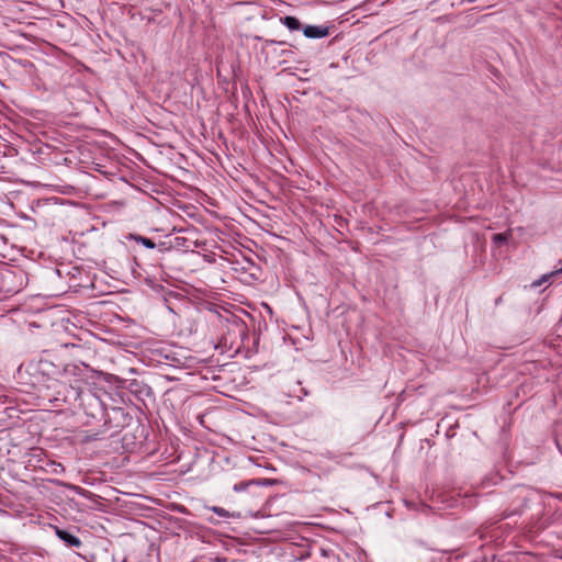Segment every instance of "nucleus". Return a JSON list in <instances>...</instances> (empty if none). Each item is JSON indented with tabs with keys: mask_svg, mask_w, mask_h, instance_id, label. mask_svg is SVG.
<instances>
[{
	"mask_svg": "<svg viewBox=\"0 0 562 562\" xmlns=\"http://www.w3.org/2000/svg\"><path fill=\"white\" fill-rule=\"evenodd\" d=\"M303 34L308 38H323L328 36L329 29L327 26L306 25L303 29Z\"/></svg>",
	"mask_w": 562,
	"mask_h": 562,
	"instance_id": "1",
	"label": "nucleus"
},
{
	"mask_svg": "<svg viewBox=\"0 0 562 562\" xmlns=\"http://www.w3.org/2000/svg\"><path fill=\"white\" fill-rule=\"evenodd\" d=\"M56 533H57L59 539L65 541L70 547L78 548L81 544V541L79 540L78 537H76L75 535H72V533H70V532H68L66 530L57 529Z\"/></svg>",
	"mask_w": 562,
	"mask_h": 562,
	"instance_id": "2",
	"label": "nucleus"
},
{
	"mask_svg": "<svg viewBox=\"0 0 562 562\" xmlns=\"http://www.w3.org/2000/svg\"><path fill=\"white\" fill-rule=\"evenodd\" d=\"M282 22L290 31H297L301 29V22L295 16H284Z\"/></svg>",
	"mask_w": 562,
	"mask_h": 562,
	"instance_id": "3",
	"label": "nucleus"
},
{
	"mask_svg": "<svg viewBox=\"0 0 562 562\" xmlns=\"http://www.w3.org/2000/svg\"><path fill=\"white\" fill-rule=\"evenodd\" d=\"M135 240L137 243L142 244L143 246H145L146 248H149V249H154L155 246H156L155 243L151 239L147 238V237L137 236L135 238Z\"/></svg>",
	"mask_w": 562,
	"mask_h": 562,
	"instance_id": "4",
	"label": "nucleus"
},
{
	"mask_svg": "<svg viewBox=\"0 0 562 562\" xmlns=\"http://www.w3.org/2000/svg\"><path fill=\"white\" fill-rule=\"evenodd\" d=\"M49 465L52 468L50 472L54 473V474H60V473L65 472V468L63 467V464H60L58 462L50 461Z\"/></svg>",
	"mask_w": 562,
	"mask_h": 562,
	"instance_id": "5",
	"label": "nucleus"
},
{
	"mask_svg": "<svg viewBox=\"0 0 562 562\" xmlns=\"http://www.w3.org/2000/svg\"><path fill=\"white\" fill-rule=\"evenodd\" d=\"M509 235L508 234H495L492 238L493 243L496 245L504 244L508 240Z\"/></svg>",
	"mask_w": 562,
	"mask_h": 562,
	"instance_id": "6",
	"label": "nucleus"
},
{
	"mask_svg": "<svg viewBox=\"0 0 562 562\" xmlns=\"http://www.w3.org/2000/svg\"><path fill=\"white\" fill-rule=\"evenodd\" d=\"M211 510L213 513H215L216 515H218L220 517L226 518V517L231 516L229 513L226 509H224L223 507L213 506V507H211Z\"/></svg>",
	"mask_w": 562,
	"mask_h": 562,
	"instance_id": "7",
	"label": "nucleus"
},
{
	"mask_svg": "<svg viewBox=\"0 0 562 562\" xmlns=\"http://www.w3.org/2000/svg\"><path fill=\"white\" fill-rule=\"evenodd\" d=\"M249 485V482H240L238 484H235L234 485V491L235 492H241V491H245Z\"/></svg>",
	"mask_w": 562,
	"mask_h": 562,
	"instance_id": "8",
	"label": "nucleus"
},
{
	"mask_svg": "<svg viewBox=\"0 0 562 562\" xmlns=\"http://www.w3.org/2000/svg\"><path fill=\"white\" fill-rule=\"evenodd\" d=\"M210 561H213V562H226L225 559H222V558H214V559H210Z\"/></svg>",
	"mask_w": 562,
	"mask_h": 562,
	"instance_id": "9",
	"label": "nucleus"
}]
</instances>
